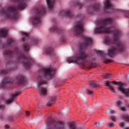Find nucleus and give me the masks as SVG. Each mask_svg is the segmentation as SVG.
Wrapping results in <instances>:
<instances>
[{
  "instance_id": "nucleus-19",
  "label": "nucleus",
  "mask_w": 129,
  "mask_h": 129,
  "mask_svg": "<svg viewBox=\"0 0 129 129\" xmlns=\"http://www.w3.org/2000/svg\"><path fill=\"white\" fill-rule=\"evenodd\" d=\"M56 98H57V96H50L49 98L50 101L46 103L47 106H51L52 104H54V103H55Z\"/></svg>"
},
{
  "instance_id": "nucleus-31",
  "label": "nucleus",
  "mask_w": 129,
  "mask_h": 129,
  "mask_svg": "<svg viewBox=\"0 0 129 129\" xmlns=\"http://www.w3.org/2000/svg\"><path fill=\"white\" fill-rule=\"evenodd\" d=\"M112 62H114V60L110 59H107L105 60L104 63H105V64H108L109 63H112Z\"/></svg>"
},
{
  "instance_id": "nucleus-6",
  "label": "nucleus",
  "mask_w": 129,
  "mask_h": 129,
  "mask_svg": "<svg viewBox=\"0 0 129 129\" xmlns=\"http://www.w3.org/2000/svg\"><path fill=\"white\" fill-rule=\"evenodd\" d=\"M47 126H50L54 129H64L65 124L62 121H57L55 123V121L51 117H48L46 122Z\"/></svg>"
},
{
  "instance_id": "nucleus-47",
  "label": "nucleus",
  "mask_w": 129,
  "mask_h": 129,
  "mask_svg": "<svg viewBox=\"0 0 129 129\" xmlns=\"http://www.w3.org/2000/svg\"><path fill=\"white\" fill-rule=\"evenodd\" d=\"M124 122H121L120 123H119V125L120 126H121V127H124Z\"/></svg>"
},
{
  "instance_id": "nucleus-29",
  "label": "nucleus",
  "mask_w": 129,
  "mask_h": 129,
  "mask_svg": "<svg viewBox=\"0 0 129 129\" xmlns=\"http://www.w3.org/2000/svg\"><path fill=\"white\" fill-rule=\"evenodd\" d=\"M97 53L98 55L102 56V57H104V56H105V53L101 50H99L98 51H97Z\"/></svg>"
},
{
  "instance_id": "nucleus-56",
  "label": "nucleus",
  "mask_w": 129,
  "mask_h": 129,
  "mask_svg": "<svg viewBox=\"0 0 129 129\" xmlns=\"http://www.w3.org/2000/svg\"><path fill=\"white\" fill-rule=\"evenodd\" d=\"M3 49H4V47H3Z\"/></svg>"
},
{
  "instance_id": "nucleus-17",
  "label": "nucleus",
  "mask_w": 129,
  "mask_h": 129,
  "mask_svg": "<svg viewBox=\"0 0 129 129\" xmlns=\"http://www.w3.org/2000/svg\"><path fill=\"white\" fill-rule=\"evenodd\" d=\"M4 55H8V56L7 58L9 59V60L8 61V63H6V65H8L9 63H12V61H11V58L13 57V52L11 51L7 50L6 51H4L3 52Z\"/></svg>"
},
{
  "instance_id": "nucleus-42",
  "label": "nucleus",
  "mask_w": 129,
  "mask_h": 129,
  "mask_svg": "<svg viewBox=\"0 0 129 129\" xmlns=\"http://www.w3.org/2000/svg\"><path fill=\"white\" fill-rule=\"evenodd\" d=\"M95 124L96 127H99V126H100L101 124L100 123V122H95Z\"/></svg>"
},
{
  "instance_id": "nucleus-52",
  "label": "nucleus",
  "mask_w": 129,
  "mask_h": 129,
  "mask_svg": "<svg viewBox=\"0 0 129 129\" xmlns=\"http://www.w3.org/2000/svg\"><path fill=\"white\" fill-rule=\"evenodd\" d=\"M64 41H65V39H62V42H64Z\"/></svg>"
},
{
  "instance_id": "nucleus-2",
  "label": "nucleus",
  "mask_w": 129,
  "mask_h": 129,
  "mask_svg": "<svg viewBox=\"0 0 129 129\" xmlns=\"http://www.w3.org/2000/svg\"><path fill=\"white\" fill-rule=\"evenodd\" d=\"M90 45H92V39L90 37H84V43L80 45V52L75 58L68 59V63L70 64V63L75 62L79 65H84L86 63L87 58V54H85L84 51L87 48V46H90Z\"/></svg>"
},
{
  "instance_id": "nucleus-37",
  "label": "nucleus",
  "mask_w": 129,
  "mask_h": 129,
  "mask_svg": "<svg viewBox=\"0 0 129 129\" xmlns=\"http://www.w3.org/2000/svg\"><path fill=\"white\" fill-rule=\"evenodd\" d=\"M109 78H111V75L110 74H106L104 76V79H109Z\"/></svg>"
},
{
  "instance_id": "nucleus-43",
  "label": "nucleus",
  "mask_w": 129,
  "mask_h": 129,
  "mask_svg": "<svg viewBox=\"0 0 129 129\" xmlns=\"http://www.w3.org/2000/svg\"><path fill=\"white\" fill-rule=\"evenodd\" d=\"M60 30L58 29L57 27H54L53 28V32H59Z\"/></svg>"
},
{
  "instance_id": "nucleus-10",
  "label": "nucleus",
  "mask_w": 129,
  "mask_h": 129,
  "mask_svg": "<svg viewBox=\"0 0 129 129\" xmlns=\"http://www.w3.org/2000/svg\"><path fill=\"white\" fill-rule=\"evenodd\" d=\"M28 0H14V3H18L17 10H24L27 7L26 3Z\"/></svg>"
},
{
  "instance_id": "nucleus-53",
  "label": "nucleus",
  "mask_w": 129,
  "mask_h": 129,
  "mask_svg": "<svg viewBox=\"0 0 129 129\" xmlns=\"http://www.w3.org/2000/svg\"><path fill=\"white\" fill-rule=\"evenodd\" d=\"M127 106L128 107H129V104H128V105H127Z\"/></svg>"
},
{
  "instance_id": "nucleus-25",
  "label": "nucleus",
  "mask_w": 129,
  "mask_h": 129,
  "mask_svg": "<svg viewBox=\"0 0 129 129\" xmlns=\"http://www.w3.org/2000/svg\"><path fill=\"white\" fill-rule=\"evenodd\" d=\"M54 51V49L52 47H48L46 49V53L47 54H52Z\"/></svg>"
},
{
  "instance_id": "nucleus-27",
  "label": "nucleus",
  "mask_w": 129,
  "mask_h": 129,
  "mask_svg": "<svg viewBox=\"0 0 129 129\" xmlns=\"http://www.w3.org/2000/svg\"><path fill=\"white\" fill-rule=\"evenodd\" d=\"M70 129H76V124L74 122H71L69 124Z\"/></svg>"
},
{
  "instance_id": "nucleus-12",
  "label": "nucleus",
  "mask_w": 129,
  "mask_h": 129,
  "mask_svg": "<svg viewBox=\"0 0 129 129\" xmlns=\"http://www.w3.org/2000/svg\"><path fill=\"white\" fill-rule=\"evenodd\" d=\"M13 83V80L9 77H6L4 78L1 84L2 87L3 88H7V85L9 84H12Z\"/></svg>"
},
{
  "instance_id": "nucleus-1",
  "label": "nucleus",
  "mask_w": 129,
  "mask_h": 129,
  "mask_svg": "<svg viewBox=\"0 0 129 129\" xmlns=\"http://www.w3.org/2000/svg\"><path fill=\"white\" fill-rule=\"evenodd\" d=\"M113 20L111 18L106 19L101 22L100 27L96 28L94 30L95 34H112V33H114V44H115V46H112L109 48L108 55L110 57H113V55L116 54L117 51H119V52H123L124 51V44L118 39V36L120 34L119 31H115V27L114 26L110 28L107 27V25L111 24Z\"/></svg>"
},
{
  "instance_id": "nucleus-8",
  "label": "nucleus",
  "mask_w": 129,
  "mask_h": 129,
  "mask_svg": "<svg viewBox=\"0 0 129 129\" xmlns=\"http://www.w3.org/2000/svg\"><path fill=\"white\" fill-rule=\"evenodd\" d=\"M111 83L115 84V85H119L118 90L122 92L127 97H129V88L125 89L123 88V84L122 83H119L116 81H114L111 82Z\"/></svg>"
},
{
  "instance_id": "nucleus-45",
  "label": "nucleus",
  "mask_w": 129,
  "mask_h": 129,
  "mask_svg": "<svg viewBox=\"0 0 129 129\" xmlns=\"http://www.w3.org/2000/svg\"><path fill=\"white\" fill-rule=\"evenodd\" d=\"M109 88L111 91H112L113 92H114V93H116V92L115 91V89H114V87H112V86H111Z\"/></svg>"
},
{
  "instance_id": "nucleus-26",
  "label": "nucleus",
  "mask_w": 129,
  "mask_h": 129,
  "mask_svg": "<svg viewBox=\"0 0 129 129\" xmlns=\"http://www.w3.org/2000/svg\"><path fill=\"white\" fill-rule=\"evenodd\" d=\"M100 7V5L97 4L94 5V7L93 8V11H98L99 10V8Z\"/></svg>"
},
{
  "instance_id": "nucleus-5",
  "label": "nucleus",
  "mask_w": 129,
  "mask_h": 129,
  "mask_svg": "<svg viewBox=\"0 0 129 129\" xmlns=\"http://www.w3.org/2000/svg\"><path fill=\"white\" fill-rule=\"evenodd\" d=\"M35 13L36 15L32 19V24L33 25H37L41 22V16H43L44 14L46 13V9L44 7H39L36 9Z\"/></svg>"
},
{
  "instance_id": "nucleus-33",
  "label": "nucleus",
  "mask_w": 129,
  "mask_h": 129,
  "mask_svg": "<svg viewBox=\"0 0 129 129\" xmlns=\"http://www.w3.org/2000/svg\"><path fill=\"white\" fill-rule=\"evenodd\" d=\"M105 43L107 45H110V44L111 43V41L110 40V39L109 38H106L105 40Z\"/></svg>"
},
{
  "instance_id": "nucleus-54",
  "label": "nucleus",
  "mask_w": 129,
  "mask_h": 129,
  "mask_svg": "<svg viewBox=\"0 0 129 129\" xmlns=\"http://www.w3.org/2000/svg\"><path fill=\"white\" fill-rule=\"evenodd\" d=\"M125 129H129V128L128 127H126Z\"/></svg>"
},
{
  "instance_id": "nucleus-21",
  "label": "nucleus",
  "mask_w": 129,
  "mask_h": 129,
  "mask_svg": "<svg viewBox=\"0 0 129 129\" xmlns=\"http://www.w3.org/2000/svg\"><path fill=\"white\" fill-rule=\"evenodd\" d=\"M15 44V41L12 39H8L7 40V45L8 46H14Z\"/></svg>"
},
{
  "instance_id": "nucleus-50",
  "label": "nucleus",
  "mask_w": 129,
  "mask_h": 129,
  "mask_svg": "<svg viewBox=\"0 0 129 129\" xmlns=\"http://www.w3.org/2000/svg\"><path fill=\"white\" fill-rule=\"evenodd\" d=\"M110 112L111 113H115V111L113 110H111Z\"/></svg>"
},
{
  "instance_id": "nucleus-48",
  "label": "nucleus",
  "mask_w": 129,
  "mask_h": 129,
  "mask_svg": "<svg viewBox=\"0 0 129 129\" xmlns=\"http://www.w3.org/2000/svg\"><path fill=\"white\" fill-rule=\"evenodd\" d=\"M25 113H26V116H29V115H30V112H29L28 111H26L25 112Z\"/></svg>"
},
{
  "instance_id": "nucleus-35",
  "label": "nucleus",
  "mask_w": 129,
  "mask_h": 129,
  "mask_svg": "<svg viewBox=\"0 0 129 129\" xmlns=\"http://www.w3.org/2000/svg\"><path fill=\"white\" fill-rule=\"evenodd\" d=\"M109 119H110L112 121H116V117L115 116H111L110 118H109Z\"/></svg>"
},
{
  "instance_id": "nucleus-24",
  "label": "nucleus",
  "mask_w": 129,
  "mask_h": 129,
  "mask_svg": "<svg viewBox=\"0 0 129 129\" xmlns=\"http://www.w3.org/2000/svg\"><path fill=\"white\" fill-rule=\"evenodd\" d=\"M121 118L122 119H124V120H125V121L129 122V116H128V115H121Z\"/></svg>"
},
{
  "instance_id": "nucleus-22",
  "label": "nucleus",
  "mask_w": 129,
  "mask_h": 129,
  "mask_svg": "<svg viewBox=\"0 0 129 129\" xmlns=\"http://www.w3.org/2000/svg\"><path fill=\"white\" fill-rule=\"evenodd\" d=\"M23 49L26 52H28L30 50V45L28 44H25L23 45Z\"/></svg>"
},
{
  "instance_id": "nucleus-46",
  "label": "nucleus",
  "mask_w": 129,
  "mask_h": 129,
  "mask_svg": "<svg viewBox=\"0 0 129 129\" xmlns=\"http://www.w3.org/2000/svg\"><path fill=\"white\" fill-rule=\"evenodd\" d=\"M5 107H6V106H5V105L0 104V109L4 110V109H5Z\"/></svg>"
},
{
  "instance_id": "nucleus-40",
  "label": "nucleus",
  "mask_w": 129,
  "mask_h": 129,
  "mask_svg": "<svg viewBox=\"0 0 129 129\" xmlns=\"http://www.w3.org/2000/svg\"><path fill=\"white\" fill-rule=\"evenodd\" d=\"M108 127H112V126H114V123L111 122L108 123L107 124Z\"/></svg>"
},
{
  "instance_id": "nucleus-36",
  "label": "nucleus",
  "mask_w": 129,
  "mask_h": 129,
  "mask_svg": "<svg viewBox=\"0 0 129 129\" xmlns=\"http://www.w3.org/2000/svg\"><path fill=\"white\" fill-rule=\"evenodd\" d=\"M121 104H122V102L120 100H118L116 102V105L118 106V107H121Z\"/></svg>"
},
{
  "instance_id": "nucleus-44",
  "label": "nucleus",
  "mask_w": 129,
  "mask_h": 129,
  "mask_svg": "<svg viewBox=\"0 0 129 129\" xmlns=\"http://www.w3.org/2000/svg\"><path fill=\"white\" fill-rule=\"evenodd\" d=\"M89 66L90 68H93V67H96V64L95 63H92L91 64H89Z\"/></svg>"
},
{
  "instance_id": "nucleus-32",
  "label": "nucleus",
  "mask_w": 129,
  "mask_h": 129,
  "mask_svg": "<svg viewBox=\"0 0 129 129\" xmlns=\"http://www.w3.org/2000/svg\"><path fill=\"white\" fill-rule=\"evenodd\" d=\"M74 6H79V10H80V9H81V8L82 7V4H80V3H79V2H77L76 1L74 3Z\"/></svg>"
},
{
  "instance_id": "nucleus-41",
  "label": "nucleus",
  "mask_w": 129,
  "mask_h": 129,
  "mask_svg": "<svg viewBox=\"0 0 129 129\" xmlns=\"http://www.w3.org/2000/svg\"><path fill=\"white\" fill-rule=\"evenodd\" d=\"M120 109L122 110V111H126V108L125 106L121 107V106L119 107Z\"/></svg>"
},
{
  "instance_id": "nucleus-11",
  "label": "nucleus",
  "mask_w": 129,
  "mask_h": 129,
  "mask_svg": "<svg viewBox=\"0 0 129 129\" xmlns=\"http://www.w3.org/2000/svg\"><path fill=\"white\" fill-rule=\"evenodd\" d=\"M26 82H27V80H26L25 77L18 75L16 77L15 83L17 84V85H23V84H25Z\"/></svg>"
},
{
  "instance_id": "nucleus-7",
  "label": "nucleus",
  "mask_w": 129,
  "mask_h": 129,
  "mask_svg": "<svg viewBox=\"0 0 129 129\" xmlns=\"http://www.w3.org/2000/svg\"><path fill=\"white\" fill-rule=\"evenodd\" d=\"M19 62L23 63V65L25 68V69H30L31 68V62L26 58L25 54H20L19 58L16 60L15 64H18Z\"/></svg>"
},
{
  "instance_id": "nucleus-38",
  "label": "nucleus",
  "mask_w": 129,
  "mask_h": 129,
  "mask_svg": "<svg viewBox=\"0 0 129 129\" xmlns=\"http://www.w3.org/2000/svg\"><path fill=\"white\" fill-rule=\"evenodd\" d=\"M0 74L2 75H6V74H8V71H6L5 70H2L0 72Z\"/></svg>"
},
{
  "instance_id": "nucleus-30",
  "label": "nucleus",
  "mask_w": 129,
  "mask_h": 129,
  "mask_svg": "<svg viewBox=\"0 0 129 129\" xmlns=\"http://www.w3.org/2000/svg\"><path fill=\"white\" fill-rule=\"evenodd\" d=\"M86 92L87 94H88V95H93L94 94L93 93V91L92 90H90L89 89H87L86 90Z\"/></svg>"
},
{
  "instance_id": "nucleus-20",
  "label": "nucleus",
  "mask_w": 129,
  "mask_h": 129,
  "mask_svg": "<svg viewBox=\"0 0 129 129\" xmlns=\"http://www.w3.org/2000/svg\"><path fill=\"white\" fill-rule=\"evenodd\" d=\"M8 36V30L5 28L0 29V37H7Z\"/></svg>"
},
{
  "instance_id": "nucleus-49",
  "label": "nucleus",
  "mask_w": 129,
  "mask_h": 129,
  "mask_svg": "<svg viewBox=\"0 0 129 129\" xmlns=\"http://www.w3.org/2000/svg\"><path fill=\"white\" fill-rule=\"evenodd\" d=\"M5 128H6V129L10 128V126H9V125H8V124H6L5 125Z\"/></svg>"
},
{
  "instance_id": "nucleus-23",
  "label": "nucleus",
  "mask_w": 129,
  "mask_h": 129,
  "mask_svg": "<svg viewBox=\"0 0 129 129\" xmlns=\"http://www.w3.org/2000/svg\"><path fill=\"white\" fill-rule=\"evenodd\" d=\"M64 15L66 17H69V18H72L73 17V14L71 13L70 11H67L64 13Z\"/></svg>"
},
{
  "instance_id": "nucleus-18",
  "label": "nucleus",
  "mask_w": 129,
  "mask_h": 129,
  "mask_svg": "<svg viewBox=\"0 0 129 129\" xmlns=\"http://www.w3.org/2000/svg\"><path fill=\"white\" fill-rule=\"evenodd\" d=\"M89 88H96L97 87H100V84L98 82L92 81L89 84Z\"/></svg>"
},
{
  "instance_id": "nucleus-16",
  "label": "nucleus",
  "mask_w": 129,
  "mask_h": 129,
  "mask_svg": "<svg viewBox=\"0 0 129 129\" xmlns=\"http://www.w3.org/2000/svg\"><path fill=\"white\" fill-rule=\"evenodd\" d=\"M55 0H46L47 8L48 10H53Z\"/></svg>"
},
{
  "instance_id": "nucleus-3",
  "label": "nucleus",
  "mask_w": 129,
  "mask_h": 129,
  "mask_svg": "<svg viewBox=\"0 0 129 129\" xmlns=\"http://www.w3.org/2000/svg\"><path fill=\"white\" fill-rule=\"evenodd\" d=\"M41 71L43 75H41V73H39L38 76V87H40L41 85L43 84H47L46 80H50L54 78V73H55V69L52 68L42 69Z\"/></svg>"
},
{
  "instance_id": "nucleus-34",
  "label": "nucleus",
  "mask_w": 129,
  "mask_h": 129,
  "mask_svg": "<svg viewBox=\"0 0 129 129\" xmlns=\"http://www.w3.org/2000/svg\"><path fill=\"white\" fill-rule=\"evenodd\" d=\"M105 86H108V87L109 88H110L111 86V85H110V83H111V82H110V81H105Z\"/></svg>"
},
{
  "instance_id": "nucleus-13",
  "label": "nucleus",
  "mask_w": 129,
  "mask_h": 129,
  "mask_svg": "<svg viewBox=\"0 0 129 129\" xmlns=\"http://www.w3.org/2000/svg\"><path fill=\"white\" fill-rule=\"evenodd\" d=\"M113 8V6L111 4V3H110V1L109 0H106L104 3L105 12H106V13H110V11H109V10L112 9Z\"/></svg>"
},
{
  "instance_id": "nucleus-51",
  "label": "nucleus",
  "mask_w": 129,
  "mask_h": 129,
  "mask_svg": "<svg viewBox=\"0 0 129 129\" xmlns=\"http://www.w3.org/2000/svg\"><path fill=\"white\" fill-rule=\"evenodd\" d=\"M41 104V103H38V107H40V105Z\"/></svg>"
},
{
  "instance_id": "nucleus-4",
  "label": "nucleus",
  "mask_w": 129,
  "mask_h": 129,
  "mask_svg": "<svg viewBox=\"0 0 129 129\" xmlns=\"http://www.w3.org/2000/svg\"><path fill=\"white\" fill-rule=\"evenodd\" d=\"M1 15L4 16L6 19L8 18L11 19L12 21H16L19 17L18 11L14 5L9 6L7 10L3 8L1 10Z\"/></svg>"
},
{
  "instance_id": "nucleus-28",
  "label": "nucleus",
  "mask_w": 129,
  "mask_h": 129,
  "mask_svg": "<svg viewBox=\"0 0 129 129\" xmlns=\"http://www.w3.org/2000/svg\"><path fill=\"white\" fill-rule=\"evenodd\" d=\"M23 35L24 36L23 37H22V40L24 42L25 40L26 39H29V34L27 33H23Z\"/></svg>"
},
{
  "instance_id": "nucleus-39",
  "label": "nucleus",
  "mask_w": 129,
  "mask_h": 129,
  "mask_svg": "<svg viewBox=\"0 0 129 129\" xmlns=\"http://www.w3.org/2000/svg\"><path fill=\"white\" fill-rule=\"evenodd\" d=\"M7 119H8L9 121H13V120H14V117L13 115H10L8 116Z\"/></svg>"
},
{
  "instance_id": "nucleus-14",
  "label": "nucleus",
  "mask_w": 129,
  "mask_h": 129,
  "mask_svg": "<svg viewBox=\"0 0 129 129\" xmlns=\"http://www.w3.org/2000/svg\"><path fill=\"white\" fill-rule=\"evenodd\" d=\"M20 94H21L20 92H15V94L11 95V98L5 101V104H10V103H12V102L15 101V98H16L18 95H20Z\"/></svg>"
},
{
  "instance_id": "nucleus-55",
  "label": "nucleus",
  "mask_w": 129,
  "mask_h": 129,
  "mask_svg": "<svg viewBox=\"0 0 129 129\" xmlns=\"http://www.w3.org/2000/svg\"><path fill=\"white\" fill-rule=\"evenodd\" d=\"M36 42H37V43L38 42V40H36Z\"/></svg>"
},
{
  "instance_id": "nucleus-9",
  "label": "nucleus",
  "mask_w": 129,
  "mask_h": 129,
  "mask_svg": "<svg viewBox=\"0 0 129 129\" xmlns=\"http://www.w3.org/2000/svg\"><path fill=\"white\" fill-rule=\"evenodd\" d=\"M84 32V28L83 27V24L81 22H78L76 25L75 26L74 34L75 36H79L83 34Z\"/></svg>"
},
{
  "instance_id": "nucleus-15",
  "label": "nucleus",
  "mask_w": 129,
  "mask_h": 129,
  "mask_svg": "<svg viewBox=\"0 0 129 129\" xmlns=\"http://www.w3.org/2000/svg\"><path fill=\"white\" fill-rule=\"evenodd\" d=\"M38 90L39 95H40V96H41V97H43V96H45V95H47V88L41 87L38 89Z\"/></svg>"
}]
</instances>
